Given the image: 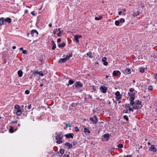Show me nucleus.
I'll use <instances>...</instances> for the list:
<instances>
[{"label":"nucleus","mask_w":157,"mask_h":157,"mask_svg":"<svg viewBox=\"0 0 157 157\" xmlns=\"http://www.w3.org/2000/svg\"><path fill=\"white\" fill-rule=\"evenodd\" d=\"M140 71L142 73H144V69L143 68H141L140 70Z\"/></svg>","instance_id":"49530a36"},{"label":"nucleus","mask_w":157,"mask_h":157,"mask_svg":"<svg viewBox=\"0 0 157 157\" xmlns=\"http://www.w3.org/2000/svg\"><path fill=\"white\" fill-rule=\"evenodd\" d=\"M123 145L122 144H119L117 146L119 148H123Z\"/></svg>","instance_id":"e433bc0d"},{"label":"nucleus","mask_w":157,"mask_h":157,"mask_svg":"<svg viewBox=\"0 0 157 157\" xmlns=\"http://www.w3.org/2000/svg\"><path fill=\"white\" fill-rule=\"evenodd\" d=\"M31 13L32 15H33V16H36L37 14H35L34 13V11L32 12H31Z\"/></svg>","instance_id":"a18cd8bd"},{"label":"nucleus","mask_w":157,"mask_h":157,"mask_svg":"<svg viewBox=\"0 0 157 157\" xmlns=\"http://www.w3.org/2000/svg\"><path fill=\"white\" fill-rule=\"evenodd\" d=\"M110 135L109 134H104L101 137L102 140L103 141H106L108 140L110 138Z\"/></svg>","instance_id":"20e7f679"},{"label":"nucleus","mask_w":157,"mask_h":157,"mask_svg":"<svg viewBox=\"0 0 157 157\" xmlns=\"http://www.w3.org/2000/svg\"><path fill=\"white\" fill-rule=\"evenodd\" d=\"M74 134L72 133H70L69 134H67L65 135L66 138H72L73 137Z\"/></svg>","instance_id":"9d476101"},{"label":"nucleus","mask_w":157,"mask_h":157,"mask_svg":"<svg viewBox=\"0 0 157 157\" xmlns=\"http://www.w3.org/2000/svg\"><path fill=\"white\" fill-rule=\"evenodd\" d=\"M87 55L90 58H92L93 57V55L91 52H89L87 53Z\"/></svg>","instance_id":"5701e85b"},{"label":"nucleus","mask_w":157,"mask_h":157,"mask_svg":"<svg viewBox=\"0 0 157 157\" xmlns=\"http://www.w3.org/2000/svg\"><path fill=\"white\" fill-rule=\"evenodd\" d=\"M78 37V38H82V36L81 35H76Z\"/></svg>","instance_id":"5fc2aeb1"},{"label":"nucleus","mask_w":157,"mask_h":157,"mask_svg":"<svg viewBox=\"0 0 157 157\" xmlns=\"http://www.w3.org/2000/svg\"><path fill=\"white\" fill-rule=\"evenodd\" d=\"M25 93L27 94H29V91L28 90H25Z\"/></svg>","instance_id":"3c124183"},{"label":"nucleus","mask_w":157,"mask_h":157,"mask_svg":"<svg viewBox=\"0 0 157 157\" xmlns=\"http://www.w3.org/2000/svg\"><path fill=\"white\" fill-rule=\"evenodd\" d=\"M72 56V54H70L69 56L66 55L65 57L63 58H60L59 61V62L60 63H64L66 60L69 59L70 57Z\"/></svg>","instance_id":"f03ea898"},{"label":"nucleus","mask_w":157,"mask_h":157,"mask_svg":"<svg viewBox=\"0 0 157 157\" xmlns=\"http://www.w3.org/2000/svg\"><path fill=\"white\" fill-rule=\"evenodd\" d=\"M17 121H12L11 122L12 123H17Z\"/></svg>","instance_id":"e2e57ef3"},{"label":"nucleus","mask_w":157,"mask_h":157,"mask_svg":"<svg viewBox=\"0 0 157 157\" xmlns=\"http://www.w3.org/2000/svg\"><path fill=\"white\" fill-rule=\"evenodd\" d=\"M121 95L116 96L115 98L117 101H119L121 98Z\"/></svg>","instance_id":"a878e982"},{"label":"nucleus","mask_w":157,"mask_h":157,"mask_svg":"<svg viewBox=\"0 0 157 157\" xmlns=\"http://www.w3.org/2000/svg\"><path fill=\"white\" fill-rule=\"evenodd\" d=\"M48 26L49 27H51L52 26V24L50 23L49 24Z\"/></svg>","instance_id":"0e129e2a"},{"label":"nucleus","mask_w":157,"mask_h":157,"mask_svg":"<svg viewBox=\"0 0 157 157\" xmlns=\"http://www.w3.org/2000/svg\"><path fill=\"white\" fill-rule=\"evenodd\" d=\"M153 89L152 86H148V90H151Z\"/></svg>","instance_id":"37998d69"},{"label":"nucleus","mask_w":157,"mask_h":157,"mask_svg":"<svg viewBox=\"0 0 157 157\" xmlns=\"http://www.w3.org/2000/svg\"><path fill=\"white\" fill-rule=\"evenodd\" d=\"M90 119L93 124H96L98 121V119L95 115L93 117H90Z\"/></svg>","instance_id":"7ed1b4c3"},{"label":"nucleus","mask_w":157,"mask_h":157,"mask_svg":"<svg viewBox=\"0 0 157 157\" xmlns=\"http://www.w3.org/2000/svg\"><path fill=\"white\" fill-rule=\"evenodd\" d=\"M106 59H107L105 57H103L102 58V61L103 62H104L106 60Z\"/></svg>","instance_id":"c03bdc74"},{"label":"nucleus","mask_w":157,"mask_h":157,"mask_svg":"<svg viewBox=\"0 0 157 157\" xmlns=\"http://www.w3.org/2000/svg\"><path fill=\"white\" fill-rule=\"evenodd\" d=\"M35 33H36L37 35L38 34V32L36 30L33 29L31 31V34L33 35Z\"/></svg>","instance_id":"6ab92c4d"},{"label":"nucleus","mask_w":157,"mask_h":157,"mask_svg":"<svg viewBox=\"0 0 157 157\" xmlns=\"http://www.w3.org/2000/svg\"><path fill=\"white\" fill-rule=\"evenodd\" d=\"M155 79H156V81H157V74H156L155 75Z\"/></svg>","instance_id":"680f3d73"},{"label":"nucleus","mask_w":157,"mask_h":157,"mask_svg":"<svg viewBox=\"0 0 157 157\" xmlns=\"http://www.w3.org/2000/svg\"><path fill=\"white\" fill-rule=\"evenodd\" d=\"M134 89H133V88H131L130 89H129V91L130 92H131V94H133V93H135L134 91Z\"/></svg>","instance_id":"c9c22d12"},{"label":"nucleus","mask_w":157,"mask_h":157,"mask_svg":"<svg viewBox=\"0 0 157 157\" xmlns=\"http://www.w3.org/2000/svg\"><path fill=\"white\" fill-rule=\"evenodd\" d=\"M63 34V32L61 31L60 30L59 31V32L57 34V35L58 36H62V35Z\"/></svg>","instance_id":"cd10ccee"},{"label":"nucleus","mask_w":157,"mask_h":157,"mask_svg":"<svg viewBox=\"0 0 157 157\" xmlns=\"http://www.w3.org/2000/svg\"><path fill=\"white\" fill-rule=\"evenodd\" d=\"M135 104L136 105H140L141 104V101L139 100H136L135 101Z\"/></svg>","instance_id":"393cba45"},{"label":"nucleus","mask_w":157,"mask_h":157,"mask_svg":"<svg viewBox=\"0 0 157 157\" xmlns=\"http://www.w3.org/2000/svg\"><path fill=\"white\" fill-rule=\"evenodd\" d=\"M74 81L72 80H70L68 82L69 84L72 85L74 83Z\"/></svg>","instance_id":"79ce46f5"},{"label":"nucleus","mask_w":157,"mask_h":157,"mask_svg":"<svg viewBox=\"0 0 157 157\" xmlns=\"http://www.w3.org/2000/svg\"><path fill=\"white\" fill-rule=\"evenodd\" d=\"M27 52V51L26 50H23L22 51V53L24 54H26Z\"/></svg>","instance_id":"8fccbe9b"},{"label":"nucleus","mask_w":157,"mask_h":157,"mask_svg":"<svg viewBox=\"0 0 157 157\" xmlns=\"http://www.w3.org/2000/svg\"><path fill=\"white\" fill-rule=\"evenodd\" d=\"M139 15V13L138 12H134L133 14V16L134 17H135L138 15Z\"/></svg>","instance_id":"aec40b11"},{"label":"nucleus","mask_w":157,"mask_h":157,"mask_svg":"<svg viewBox=\"0 0 157 157\" xmlns=\"http://www.w3.org/2000/svg\"><path fill=\"white\" fill-rule=\"evenodd\" d=\"M129 95L130 96L129 100L130 101H134L135 99V93L133 94H130V93H128Z\"/></svg>","instance_id":"423d86ee"},{"label":"nucleus","mask_w":157,"mask_h":157,"mask_svg":"<svg viewBox=\"0 0 157 157\" xmlns=\"http://www.w3.org/2000/svg\"><path fill=\"white\" fill-rule=\"evenodd\" d=\"M122 13V14L123 15H124V16H125L126 15V13H124V12H123Z\"/></svg>","instance_id":"69168bd1"},{"label":"nucleus","mask_w":157,"mask_h":157,"mask_svg":"<svg viewBox=\"0 0 157 157\" xmlns=\"http://www.w3.org/2000/svg\"><path fill=\"white\" fill-rule=\"evenodd\" d=\"M133 109H139L140 108L139 106H137L136 104L134 105L133 106Z\"/></svg>","instance_id":"b1692460"},{"label":"nucleus","mask_w":157,"mask_h":157,"mask_svg":"<svg viewBox=\"0 0 157 157\" xmlns=\"http://www.w3.org/2000/svg\"><path fill=\"white\" fill-rule=\"evenodd\" d=\"M64 152V150L63 149H60L59 150V152L61 154H63Z\"/></svg>","instance_id":"ea45409f"},{"label":"nucleus","mask_w":157,"mask_h":157,"mask_svg":"<svg viewBox=\"0 0 157 157\" xmlns=\"http://www.w3.org/2000/svg\"><path fill=\"white\" fill-rule=\"evenodd\" d=\"M124 118L125 119L126 121H128V117L127 115H124L123 116Z\"/></svg>","instance_id":"58836bf2"},{"label":"nucleus","mask_w":157,"mask_h":157,"mask_svg":"<svg viewBox=\"0 0 157 157\" xmlns=\"http://www.w3.org/2000/svg\"><path fill=\"white\" fill-rule=\"evenodd\" d=\"M31 108V105H30L28 106V108L29 109H30Z\"/></svg>","instance_id":"13d9d810"},{"label":"nucleus","mask_w":157,"mask_h":157,"mask_svg":"<svg viewBox=\"0 0 157 157\" xmlns=\"http://www.w3.org/2000/svg\"><path fill=\"white\" fill-rule=\"evenodd\" d=\"M135 104V101L134 102V101H130L129 105L133 106Z\"/></svg>","instance_id":"7c9ffc66"},{"label":"nucleus","mask_w":157,"mask_h":157,"mask_svg":"<svg viewBox=\"0 0 157 157\" xmlns=\"http://www.w3.org/2000/svg\"><path fill=\"white\" fill-rule=\"evenodd\" d=\"M74 40L77 43H78L79 42L78 40V38L77 36L76 35L74 36Z\"/></svg>","instance_id":"bb28decb"},{"label":"nucleus","mask_w":157,"mask_h":157,"mask_svg":"<svg viewBox=\"0 0 157 157\" xmlns=\"http://www.w3.org/2000/svg\"><path fill=\"white\" fill-rule=\"evenodd\" d=\"M82 86V84L79 81L76 82L75 84V87L76 88H77L79 87H81Z\"/></svg>","instance_id":"0eeeda50"},{"label":"nucleus","mask_w":157,"mask_h":157,"mask_svg":"<svg viewBox=\"0 0 157 157\" xmlns=\"http://www.w3.org/2000/svg\"><path fill=\"white\" fill-rule=\"evenodd\" d=\"M107 88L105 86H102L100 87V90L103 93H105L106 92Z\"/></svg>","instance_id":"39448f33"},{"label":"nucleus","mask_w":157,"mask_h":157,"mask_svg":"<svg viewBox=\"0 0 157 157\" xmlns=\"http://www.w3.org/2000/svg\"><path fill=\"white\" fill-rule=\"evenodd\" d=\"M121 74V72L118 71H114L113 73V76H117Z\"/></svg>","instance_id":"1a4fd4ad"},{"label":"nucleus","mask_w":157,"mask_h":157,"mask_svg":"<svg viewBox=\"0 0 157 157\" xmlns=\"http://www.w3.org/2000/svg\"><path fill=\"white\" fill-rule=\"evenodd\" d=\"M63 156L64 157H70V156L68 155H64Z\"/></svg>","instance_id":"4d7b16f0"},{"label":"nucleus","mask_w":157,"mask_h":157,"mask_svg":"<svg viewBox=\"0 0 157 157\" xmlns=\"http://www.w3.org/2000/svg\"><path fill=\"white\" fill-rule=\"evenodd\" d=\"M102 18V16H100L98 17H95L94 19H95V20H100Z\"/></svg>","instance_id":"473e14b6"},{"label":"nucleus","mask_w":157,"mask_h":157,"mask_svg":"<svg viewBox=\"0 0 157 157\" xmlns=\"http://www.w3.org/2000/svg\"><path fill=\"white\" fill-rule=\"evenodd\" d=\"M85 134L87 135L88 134H90V130L87 128L84 127V131Z\"/></svg>","instance_id":"f8f14e48"},{"label":"nucleus","mask_w":157,"mask_h":157,"mask_svg":"<svg viewBox=\"0 0 157 157\" xmlns=\"http://www.w3.org/2000/svg\"><path fill=\"white\" fill-rule=\"evenodd\" d=\"M75 131L76 132H78L79 130V128L77 127H75Z\"/></svg>","instance_id":"de8ad7c7"},{"label":"nucleus","mask_w":157,"mask_h":157,"mask_svg":"<svg viewBox=\"0 0 157 157\" xmlns=\"http://www.w3.org/2000/svg\"><path fill=\"white\" fill-rule=\"evenodd\" d=\"M60 30V28H58V29H55L53 31V34H57L59 32V31Z\"/></svg>","instance_id":"a211bd4d"},{"label":"nucleus","mask_w":157,"mask_h":157,"mask_svg":"<svg viewBox=\"0 0 157 157\" xmlns=\"http://www.w3.org/2000/svg\"><path fill=\"white\" fill-rule=\"evenodd\" d=\"M123 10V11L124 12H125L126 11V9H124Z\"/></svg>","instance_id":"774afa93"},{"label":"nucleus","mask_w":157,"mask_h":157,"mask_svg":"<svg viewBox=\"0 0 157 157\" xmlns=\"http://www.w3.org/2000/svg\"><path fill=\"white\" fill-rule=\"evenodd\" d=\"M115 95L116 96L121 95L120 94V93L119 91H117L115 92Z\"/></svg>","instance_id":"4c0bfd02"},{"label":"nucleus","mask_w":157,"mask_h":157,"mask_svg":"<svg viewBox=\"0 0 157 157\" xmlns=\"http://www.w3.org/2000/svg\"><path fill=\"white\" fill-rule=\"evenodd\" d=\"M52 43L53 44L52 47V49L53 50H54L56 48V44L53 41H52Z\"/></svg>","instance_id":"4be33fe9"},{"label":"nucleus","mask_w":157,"mask_h":157,"mask_svg":"<svg viewBox=\"0 0 157 157\" xmlns=\"http://www.w3.org/2000/svg\"><path fill=\"white\" fill-rule=\"evenodd\" d=\"M119 22L120 23H122L125 22V20L124 18H122L120 19Z\"/></svg>","instance_id":"f704fd0d"},{"label":"nucleus","mask_w":157,"mask_h":157,"mask_svg":"<svg viewBox=\"0 0 157 157\" xmlns=\"http://www.w3.org/2000/svg\"><path fill=\"white\" fill-rule=\"evenodd\" d=\"M127 106L128 108L129 111H131L132 112L133 111V109L132 108L130 107L129 104H128L127 105Z\"/></svg>","instance_id":"c85d7f7f"},{"label":"nucleus","mask_w":157,"mask_h":157,"mask_svg":"<svg viewBox=\"0 0 157 157\" xmlns=\"http://www.w3.org/2000/svg\"><path fill=\"white\" fill-rule=\"evenodd\" d=\"M149 150L153 152H156L157 151L156 148L155 147L154 145H151L149 148Z\"/></svg>","instance_id":"9b49d317"},{"label":"nucleus","mask_w":157,"mask_h":157,"mask_svg":"<svg viewBox=\"0 0 157 157\" xmlns=\"http://www.w3.org/2000/svg\"><path fill=\"white\" fill-rule=\"evenodd\" d=\"M33 74H38L42 76L44 75L42 71H35L33 72Z\"/></svg>","instance_id":"2eb2a0df"},{"label":"nucleus","mask_w":157,"mask_h":157,"mask_svg":"<svg viewBox=\"0 0 157 157\" xmlns=\"http://www.w3.org/2000/svg\"><path fill=\"white\" fill-rule=\"evenodd\" d=\"M65 145L67 146L69 148H71L73 147L72 144L68 142L66 143L65 144Z\"/></svg>","instance_id":"4468645a"},{"label":"nucleus","mask_w":157,"mask_h":157,"mask_svg":"<svg viewBox=\"0 0 157 157\" xmlns=\"http://www.w3.org/2000/svg\"><path fill=\"white\" fill-rule=\"evenodd\" d=\"M123 112L124 113H128V111L127 110H124Z\"/></svg>","instance_id":"603ef678"},{"label":"nucleus","mask_w":157,"mask_h":157,"mask_svg":"<svg viewBox=\"0 0 157 157\" xmlns=\"http://www.w3.org/2000/svg\"><path fill=\"white\" fill-rule=\"evenodd\" d=\"M103 64L105 66H106L108 64V62L106 61H105L104 62H103Z\"/></svg>","instance_id":"864d4df0"},{"label":"nucleus","mask_w":157,"mask_h":157,"mask_svg":"<svg viewBox=\"0 0 157 157\" xmlns=\"http://www.w3.org/2000/svg\"><path fill=\"white\" fill-rule=\"evenodd\" d=\"M17 74L19 77H21L23 75L22 71L21 70H19L17 72Z\"/></svg>","instance_id":"f3484780"},{"label":"nucleus","mask_w":157,"mask_h":157,"mask_svg":"<svg viewBox=\"0 0 157 157\" xmlns=\"http://www.w3.org/2000/svg\"><path fill=\"white\" fill-rule=\"evenodd\" d=\"M125 157H132L131 155H128L126 156H125Z\"/></svg>","instance_id":"052dcab7"},{"label":"nucleus","mask_w":157,"mask_h":157,"mask_svg":"<svg viewBox=\"0 0 157 157\" xmlns=\"http://www.w3.org/2000/svg\"><path fill=\"white\" fill-rule=\"evenodd\" d=\"M20 108V106L18 105H16L14 106V108L16 110L17 109H19Z\"/></svg>","instance_id":"2f4dec72"},{"label":"nucleus","mask_w":157,"mask_h":157,"mask_svg":"<svg viewBox=\"0 0 157 157\" xmlns=\"http://www.w3.org/2000/svg\"><path fill=\"white\" fill-rule=\"evenodd\" d=\"M61 41V39L60 38H58L57 40V42L58 43H59V42H60Z\"/></svg>","instance_id":"6e6d98bb"},{"label":"nucleus","mask_w":157,"mask_h":157,"mask_svg":"<svg viewBox=\"0 0 157 157\" xmlns=\"http://www.w3.org/2000/svg\"><path fill=\"white\" fill-rule=\"evenodd\" d=\"M131 69L130 68H127L124 71V73L127 74L131 73Z\"/></svg>","instance_id":"ddd939ff"},{"label":"nucleus","mask_w":157,"mask_h":157,"mask_svg":"<svg viewBox=\"0 0 157 157\" xmlns=\"http://www.w3.org/2000/svg\"><path fill=\"white\" fill-rule=\"evenodd\" d=\"M4 21L5 22H8L9 23L11 22V19L9 17H7L6 18Z\"/></svg>","instance_id":"dca6fc26"},{"label":"nucleus","mask_w":157,"mask_h":157,"mask_svg":"<svg viewBox=\"0 0 157 157\" xmlns=\"http://www.w3.org/2000/svg\"><path fill=\"white\" fill-rule=\"evenodd\" d=\"M14 111L16 112V115L18 116H20L22 113L21 109L20 108L17 110H14Z\"/></svg>","instance_id":"6e6552de"},{"label":"nucleus","mask_w":157,"mask_h":157,"mask_svg":"<svg viewBox=\"0 0 157 157\" xmlns=\"http://www.w3.org/2000/svg\"><path fill=\"white\" fill-rule=\"evenodd\" d=\"M66 127H71V124H69V123H67L66 124Z\"/></svg>","instance_id":"09e8293b"},{"label":"nucleus","mask_w":157,"mask_h":157,"mask_svg":"<svg viewBox=\"0 0 157 157\" xmlns=\"http://www.w3.org/2000/svg\"><path fill=\"white\" fill-rule=\"evenodd\" d=\"M9 131L11 133H13L14 132L13 129L12 127H11L9 129Z\"/></svg>","instance_id":"a19ab883"},{"label":"nucleus","mask_w":157,"mask_h":157,"mask_svg":"<svg viewBox=\"0 0 157 157\" xmlns=\"http://www.w3.org/2000/svg\"><path fill=\"white\" fill-rule=\"evenodd\" d=\"M4 20L3 18H0V25H2L3 24Z\"/></svg>","instance_id":"412c9836"},{"label":"nucleus","mask_w":157,"mask_h":157,"mask_svg":"<svg viewBox=\"0 0 157 157\" xmlns=\"http://www.w3.org/2000/svg\"><path fill=\"white\" fill-rule=\"evenodd\" d=\"M65 45V44L63 42L61 44H60L58 45L59 48H63Z\"/></svg>","instance_id":"c756f323"},{"label":"nucleus","mask_w":157,"mask_h":157,"mask_svg":"<svg viewBox=\"0 0 157 157\" xmlns=\"http://www.w3.org/2000/svg\"><path fill=\"white\" fill-rule=\"evenodd\" d=\"M12 48L13 49H16V47L15 46H13L12 47Z\"/></svg>","instance_id":"338daca9"},{"label":"nucleus","mask_w":157,"mask_h":157,"mask_svg":"<svg viewBox=\"0 0 157 157\" xmlns=\"http://www.w3.org/2000/svg\"><path fill=\"white\" fill-rule=\"evenodd\" d=\"M63 137V135L61 132L57 134L55 138L56 143L59 144H62L63 142L62 140Z\"/></svg>","instance_id":"f257e3e1"},{"label":"nucleus","mask_w":157,"mask_h":157,"mask_svg":"<svg viewBox=\"0 0 157 157\" xmlns=\"http://www.w3.org/2000/svg\"><path fill=\"white\" fill-rule=\"evenodd\" d=\"M122 13V12L121 11H120L118 12V14L119 15H121V13Z\"/></svg>","instance_id":"bf43d9fd"},{"label":"nucleus","mask_w":157,"mask_h":157,"mask_svg":"<svg viewBox=\"0 0 157 157\" xmlns=\"http://www.w3.org/2000/svg\"><path fill=\"white\" fill-rule=\"evenodd\" d=\"M120 22L118 21L117 20L115 21V25L117 26H118L119 25Z\"/></svg>","instance_id":"72a5a7b5"}]
</instances>
